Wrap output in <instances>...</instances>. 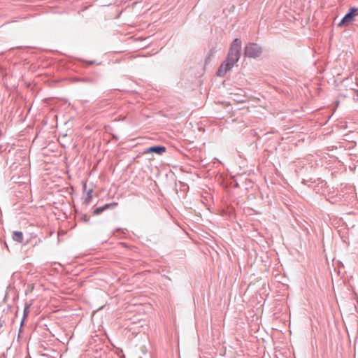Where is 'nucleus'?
<instances>
[{"label": "nucleus", "mask_w": 358, "mask_h": 358, "mask_svg": "<svg viewBox=\"0 0 358 358\" xmlns=\"http://www.w3.org/2000/svg\"><path fill=\"white\" fill-rule=\"evenodd\" d=\"M241 41L236 38L231 44L227 57L232 62H238L241 56Z\"/></svg>", "instance_id": "f257e3e1"}, {"label": "nucleus", "mask_w": 358, "mask_h": 358, "mask_svg": "<svg viewBox=\"0 0 358 358\" xmlns=\"http://www.w3.org/2000/svg\"><path fill=\"white\" fill-rule=\"evenodd\" d=\"M358 15V8H351L349 12L344 16L342 20L338 24V27L348 26L353 20L355 16Z\"/></svg>", "instance_id": "f03ea898"}, {"label": "nucleus", "mask_w": 358, "mask_h": 358, "mask_svg": "<svg viewBox=\"0 0 358 358\" xmlns=\"http://www.w3.org/2000/svg\"><path fill=\"white\" fill-rule=\"evenodd\" d=\"M262 53V49L255 43H249L245 48V55L249 57H257Z\"/></svg>", "instance_id": "7ed1b4c3"}, {"label": "nucleus", "mask_w": 358, "mask_h": 358, "mask_svg": "<svg viewBox=\"0 0 358 358\" xmlns=\"http://www.w3.org/2000/svg\"><path fill=\"white\" fill-rule=\"evenodd\" d=\"M236 62H232L229 60V58L227 57V60L220 66L217 75L220 77L224 76L227 71H230L232 69V67Z\"/></svg>", "instance_id": "20e7f679"}, {"label": "nucleus", "mask_w": 358, "mask_h": 358, "mask_svg": "<svg viewBox=\"0 0 358 358\" xmlns=\"http://www.w3.org/2000/svg\"><path fill=\"white\" fill-rule=\"evenodd\" d=\"M165 150H166V148L164 146H153V147H150V148L146 149L144 151V153L145 154H148V153H150V152H155V153H157L158 155H161L163 152H164Z\"/></svg>", "instance_id": "39448f33"}, {"label": "nucleus", "mask_w": 358, "mask_h": 358, "mask_svg": "<svg viewBox=\"0 0 358 358\" xmlns=\"http://www.w3.org/2000/svg\"><path fill=\"white\" fill-rule=\"evenodd\" d=\"M13 239L18 243H22L23 241V234L21 231H15L13 233Z\"/></svg>", "instance_id": "423d86ee"}, {"label": "nucleus", "mask_w": 358, "mask_h": 358, "mask_svg": "<svg viewBox=\"0 0 358 358\" xmlns=\"http://www.w3.org/2000/svg\"><path fill=\"white\" fill-rule=\"evenodd\" d=\"M92 189H90L87 192V196L85 199V202L87 204L90 203L92 200Z\"/></svg>", "instance_id": "0eeeda50"}, {"label": "nucleus", "mask_w": 358, "mask_h": 358, "mask_svg": "<svg viewBox=\"0 0 358 358\" xmlns=\"http://www.w3.org/2000/svg\"><path fill=\"white\" fill-rule=\"evenodd\" d=\"M117 205V203H107V204H105L103 206H101V208L103 209V211H104L105 210H106L110 207L115 206Z\"/></svg>", "instance_id": "6e6552de"}, {"label": "nucleus", "mask_w": 358, "mask_h": 358, "mask_svg": "<svg viewBox=\"0 0 358 358\" xmlns=\"http://www.w3.org/2000/svg\"><path fill=\"white\" fill-rule=\"evenodd\" d=\"M102 212H103V209L101 207H99L94 210V213L95 215H99V214L101 213Z\"/></svg>", "instance_id": "1a4fd4ad"}, {"label": "nucleus", "mask_w": 358, "mask_h": 358, "mask_svg": "<svg viewBox=\"0 0 358 358\" xmlns=\"http://www.w3.org/2000/svg\"><path fill=\"white\" fill-rule=\"evenodd\" d=\"M180 189H183V188L186 187V185L181 182L180 183Z\"/></svg>", "instance_id": "9d476101"}, {"label": "nucleus", "mask_w": 358, "mask_h": 358, "mask_svg": "<svg viewBox=\"0 0 358 358\" xmlns=\"http://www.w3.org/2000/svg\"><path fill=\"white\" fill-rule=\"evenodd\" d=\"M87 63L89 64H94V61H89V62H87Z\"/></svg>", "instance_id": "9b49d317"}, {"label": "nucleus", "mask_w": 358, "mask_h": 358, "mask_svg": "<svg viewBox=\"0 0 358 358\" xmlns=\"http://www.w3.org/2000/svg\"><path fill=\"white\" fill-rule=\"evenodd\" d=\"M3 322L0 320V327H2Z\"/></svg>", "instance_id": "f8f14e48"}]
</instances>
